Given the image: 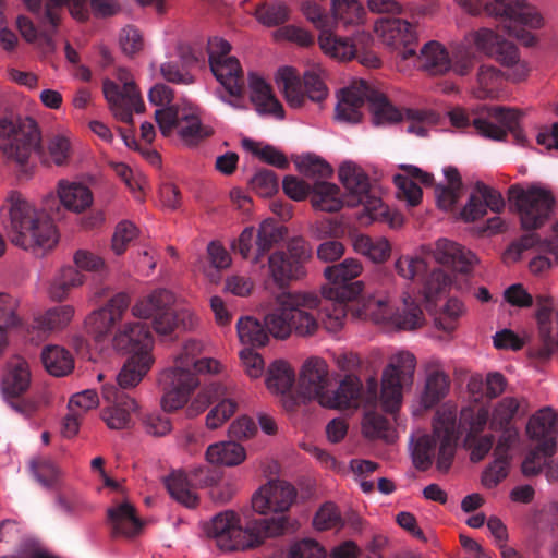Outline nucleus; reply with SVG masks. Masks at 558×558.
Here are the masks:
<instances>
[{"label": "nucleus", "mask_w": 558, "mask_h": 558, "mask_svg": "<svg viewBox=\"0 0 558 558\" xmlns=\"http://www.w3.org/2000/svg\"><path fill=\"white\" fill-rule=\"evenodd\" d=\"M317 305V298L301 292H282L265 315L262 325L257 319L246 316L236 323L240 341L251 348L264 347L269 333L278 339H287L292 331L299 336H312L318 328L317 318L304 307Z\"/></svg>", "instance_id": "nucleus-1"}, {"label": "nucleus", "mask_w": 558, "mask_h": 558, "mask_svg": "<svg viewBox=\"0 0 558 558\" xmlns=\"http://www.w3.org/2000/svg\"><path fill=\"white\" fill-rule=\"evenodd\" d=\"M365 101L368 102L375 125L396 123L407 119V132L417 136H426L427 129L424 122L430 113L423 110L407 109L403 114L396 108L384 93L376 89L365 80H359L341 92V97L336 107V114L339 120L356 123L361 121V108Z\"/></svg>", "instance_id": "nucleus-2"}, {"label": "nucleus", "mask_w": 558, "mask_h": 558, "mask_svg": "<svg viewBox=\"0 0 558 558\" xmlns=\"http://www.w3.org/2000/svg\"><path fill=\"white\" fill-rule=\"evenodd\" d=\"M0 150L21 167L28 163L32 155L47 163L50 158L57 166L68 162L71 143L63 135H54L48 143V154L41 145V134L37 122L32 118L5 116L0 118Z\"/></svg>", "instance_id": "nucleus-3"}, {"label": "nucleus", "mask_w": 558, "mask_h": 558, "mask_svg": "<svg viewBox=\"0 0 558 558\" xmlns=\"http://www.w3.org/2000/svg\"><path fill=\"white\" fill-rule=\"evenodd\" d=\"M361 272V263L353 258H347L339 264L326 267L324 275L328 283L322 288L323 300L314 294L317 298V305L304 307V310L311 312L320 307L319 319L324 327L332 332L338 331L348 317L349 302L359 298L364 300L366 296L363 282L354 280ZM311 294L313 295V293Z\"/></svg>", "instance_id": "nucleus-4"}, {"label": "nucleus", "mask_w": 558, "mask_h": 558, "mask_svg": "<svg viewBox=\"0 0 558 558\" xmlns=\"http://www.w3.org/2000/svg\"><path fill=\"white\" fill-rule=\"evenodd\" d=\"M202 343L187 340L172 367L165 369L158 379L162 390L161 407L167 412L182 408L190 395L198 386L196 373H218L220 364L209 357L196 359L202 352Z\"/></svg>", "instance_id": "nucleus-5"}, {"label": "nucleus", "mask_w": 558, "mask_h": 558, "mask_svg": "<svg viewBox=\"0 0 558 558\" xmlns=\"http://www.w3.org/2000/svg\"><path fill=\"white\" fill-rule=\"evenodd\" d=\"M283 527V518L252 519L242 525L234 511L226 510L206 524L205 532L222 551H244L258 547L268 537L279 536Z\"/></svg>", "instance_id": "nucleus-6"}, {"label": "nucleus", "mask_w": 558, "mask_h": 558, "mask_svg": "<svg viewBox=\"0 0 558 558\" xmlns=\"http://www.w3.org/2000/svg\"><path fill=\"white\" fill-rule=\"evenodd\" d=\"M459 439L456 408H440L433 422V434L420 436L413 447L412 459L415 468L426 471L436 457L437 469L448 472L456 457Z\"/></svg>", "instance_id": "nucleus-7"}, {"label": "nucleus", "mask_w": 558, "mask_h": 558, "mask_svg": "<svg viewBox=\"0 0 558 558\" xmlns=\"http://www.w3.org/2000/svg\"><path fill=\"white\" fill-rule=\"evenodd\" d=\"M3 209L10 219L11 241L24 250L51 248L57 243L52 220L19 192H11Z\"/></svg>", "instance_id": "nucleus-8"}, {"label": "nucleus", "mask_w": 558, "mask_h": 558, "mask_svg": "<svg viewBox=\"0 0 558 558\" xmlns=\"http://www.w3.org/2000/svg\"><path fill=\"white\" fill-rule=\"evenodd\" d=\"M27 9L37 15L43 28L39 31L26 16H19L17 28L23 38L31 44H36L44 52L54 50L53 34L60 21V13L64 5L78 21H85L88 15L86 0H24Z\"/></svg>", "instance_id": "nucleus-9"}, {"label": "nucleus", "mask_w": 558, "mask_h": 558, "mask_svg": "<svg viewBox=\"0 0 558 558\" xmlns=\"http://www.w3.org/2000/svg\"><path fill=\"white\" fill-rule=\"evenodd\" d=\"M449 119L456 128L472 125L478 134L487 138L502 141L510 133L515 144L524 146L527 143L520 126L521 113L514 109L490 107L487 109L486 117H476L471 120L464 110L454 108L449 112Z\"/></svg>", "instance_id": "nucleus-10"}, {"label": "nucleus", "mask_w": 558, "mask_h": 558, "mask_svg": "<svg viewBox=\"0 0 558 558\" xmlns=\"http://www.w3.org/2000/svg\"><path fill=\"white\" fill-rule=\"evenodd\" d=\"M175 296L167 289H156L148 295L138 300L132 306V314L142 319H150L154 330L158 335H170L175 329L187 327L192 316L185 311H177Z\"/></svg>", "instance_id": "nucleus-11"}, {"label": "nucleus", "mask_w": 558, "mask_h": 558, "mask_svg": "<svg viewBox=\"0 0 558 558\" xmlns=\"http://www.w3.org/2000/svg\"><path fill=\"white\" fill-rule=\"evenodd\" d=\"M485 10L488 14L502 20L504 28L510 36L527 47L535 44V36L525 29V26L538 28L543 24V19L524 0H494L485 5Z\"/></svg>", "instance_id": "nucleus-12"}, {"label": "nucleus", "mask_w": 558, "mask_h": 558, "mask_svg": "<svg viewBox=\"0 0 558 558\" xmlns=\"http://www.w3.org/2000/svg\"><path fill=\"white\" fill-rule=\"evenodd\" d=\"M508 194L509 201L517 207L524 230L541 228L548 220L555 205L553 194L535 185L523 189L514 184L509 187Z\"/></svg>", "instance_id": "nucleus-13"}, {"label": "nucleus", "mask_w": 558, "mask_h": 558, "mask_svg": "<svg viewBox=\"0 0 558 558\" xmlns=\"http://www.w3.org/2000/svg\"><path fill=\"white\" fill-rule=\"evenodd\" d=\"M416 357L409 351H401L390 357L383 372L381 404L388 413L399 410L402 401V389L413 383Z\"/></svg>", "instance_id": "nucleus-14"}, {"label": "nucleus", "mask_w": 558, "mask_h": 558, "mask_svg": "<svg viewBox=\"0 0 558 558\" xmlns=\"http://www.w3.org/2000/svg\"><path fill=\"white\" fill-rule=\"evenodd\" d=\"M322 70L314 68L303 74V83L293 68L284 66L277 73V85L283 92L287 102L299 108L307 97L312 101L320 102L328 95V88L320 75Z\"/></svg>", "instance_id": "nucleus-15"}, {"label": "nucleus", "mask_w": 558, "mask_h": 558, "mask_svg": "<svg viewBox=\"0 0 558 558\" xmlns=\"http://www.w3.org/2000/svg\"><path fill=\"white\" fill-rule=\"evenodd\" d=\"M117 77L122 86L106 78L102 92L113 117L118 121L132 124L133 112H144L145 104L129 71L119 69Z\"/></svg>", "instance_id": "nucleus-16"}, {"label": "nucleus", "mask_w": 558, "mask_h": 558, "mask_svg": "<svg viewBox=\"0 0 558 558\" xmlns=\"http://www.w3.org/2000/svg\"><path fill=\"white\" fill-rule=\"evenodd\" d=\"M155 119L162 135L169 136L173 129H178L181 138L189 145H195L213 134L210 128L202 124L192 107L172 105L157 109Z\"/></svg>", "instance_id": "nucleus-17"}, {"label": "nucleus", "mask_w": 558, "mask_h": 558, "mask_svg": "<svg viewBox=\"0 0 558 558\" xmlns=\"http://www.w3.org/2000/svg\"><path fill=\"white\" fill-rule=\"evenodd\" d=\"M471 38L480 52L502 66L513 68L509 75L512 81H522L527 75L529 69L525 63L520 62L519 50L513 43L489 28H481L472 33Z\"/></svg>", "instance_id": "nucleus-18"}, {"label": "nucleus", "mask_w": 558, "mask_h": 558, "mask_svg": "<svg viewBox=\"0 0 558 558\" xmlns=\"http://www.w3.org/2000/svg\"><path fill=\"white\" fill-rule=\"evenodd\" d=\"M216 404L206 416V426L210 429L220 427L238 409L233 392L220 383H211L203 388L189 408L190 415H197L210 404Z\"/></svg>", "instance_id": "nucleus-19"}, {"label": "nucleus", "mask_w": 558, "mask_h": 558, "mask_svg": "<svg viewBox=\"0 0 558 558\" xmlns=\"http://www.w3.org/2000/svg\"><path fill=\"white\" fill-rule=\"evenodd\" d=\"M310 258L311 250L307 243L303 239L291 240L287 252H275L268 258L274 281L283 288L290 281L301 279L306 275L305 264Z\"/></svg>", "instance_id": "nucleus-20"}, {"label": "nucleus", "mask_w": 558, "mask_h": 558, "mask_svg": "<svg viewBox=\"0 0 558 558\" xmlns=\"http://www.w3.org/2000/svg\"><path fill=\"white\" fill-rule=\"evenodd\" d=\"M296 496L295 488L282 481H270L259 488L252 497V508L259 514L274 513L269 519L283 518L284 527L279 535H282L291 526L286 512L290 509ZM264 519H268L265 517Z\"/></svg>", "instance_id": "nucleus-21"}, {"label": "nucleus", "mask_w": 558, "mask_h": 558, "mask_svg": "<svg viewBox=\"0 0 558 558\" xmlns=\"http://www.w3.org/2000/svg\"><path fill=\"white\" fill-rule=\"evenodd\" d=\"M395 269L400 277L407 280L422 282V292L428 303L445 291L451 281L450 277L441 269L435 268L428 271L426 262L418 256H400L395 263Z\"/></svg>", "instance_id": "nucleus-22"}, {"label": "nucleus", "mask_w": 558, "mask_h": 558, "mask_svg": "<svg viewBox=\"0 0 558 558\" xmlns=\"http://www.w3.org/2000/svg\"><path fill=\"white\" fill-rule=\"evenodd\" d=\"M279 239L278 227L272 221L265 220L257 230L246 227L232 242L231 248L244 259H252L254 264H257Z\"/></svg>", "instance_id": "nucleus-23"}, {"label": "nucleus", "mask_w": 558, "mask_h": 558, "mask_svg": "<svg viewBox=\"0 0 558 558\" xmlns=\"http://www.w3.org/2000/svg\"><path fill=\"white\" fill-rule=\"evenodd\" d=\"M383 43L399 52L403 60L416 56L417 35L414 26L405 20L380 17L374 26Z\"/></svg>", "instance_id": "nucleus-24"}, {"label": "nucleus", "mask_w": 558, "mask_h": 558, "mask_svg": "<svg viewBox=\"0 0 558 558\" xmlns=\"http://www.w3.org/2000/svg\"><path fill=\"white\" fill-rule=\"evenodd\" d=\"M339 180L347 190L344 201L348 206L364 205L367 210L377 209L381 202L371 193L367 173L356 163L344 161L338 171Z\"/></svg>", "instance_id": "nucleus-25"}, {"label": "nucleus", "mask_w": 558, "mask_h": 558, "mask_svg": "<svg viewBox=\"0 0 558 558\" xmlns=\"http://www.w3.org/2000/svg\"><path fill=\"white\" fill-rule=\"evenodd\" d=\"M219 480V473L208 466H199L193 470L191 478L182 472H172L165 480L167 490L173 499L187 508H194L198 504V496L191 488L192 483L201 486H214Z\"/></svg>", "instance_id": "nucleus-26"}, {"label": "nucleus", "mask_w": 558, "mask_h": 558, "mask_svg": "<svg viewBox=\"0 0 558 558\" xmlns=\"http://www.w3.org/2000/svg\"><path fill=\"white\" fill-rule=\"evenodd\" d=\"M304 15L320 29L318 38L320 48L333 58H350L354 52L352 45L331 31V17L316 2L307 1L302 7Z\"/></svg>", "instance_id": "nucleus-27"}, {"label": "nucleus", "mask_w": 558, "mask_h": 558, "mask_svg": "<svg viewBox=\"0 0 558 558\" xmlns=\"http://www.w3.org/2000/svg\"><path fill=\"white\" fill-rule=\"evenodd\" d=\"M31 372L26 361L17 359L10 363L2 387L9 405L17 413L28 416L35 411V403L20 398L29 387Z\"/></svg>", "instance_id": "nucleus-28"}, {"label": "nucleus", "mask_w": 558, "mask_h": 558, "mask_svg": "<svg viewBox=\"0 0 558 558\" xmlns=\"http://www.w3.org/2000/svg\"><path fill=\"white\" fill-rule=\"evenodd\" d=\"M131 296L126 292H118L105 306L94 311L86 319L88 332L97 342L106 340L113 327L120 322L129 308Z\"/></svg>", "instance_id": "nucleus-29"}, {"label": "nucleus", "mask_w": 558, "mask_h": 558, "mask_svg": "<svg viewBox=\"0 0 558 558\" xmlns=\"http://www.w3.org/2000/svg\"><path fill=\"white\" fill-rule=\"evenodd\" d=\"M331 379L328 365L320 357H311L302 366L299 386L307 399H316L323 405V397L327 395Z\"/></svg>", "instance_id": "nucleus-30"}, {"label": "nucleus", "mask_w": 558, "mask_h": 558, "mask_svg": "<svg viewBox=\"0 0 558 558\" xmlns=\"http://www.w3.org/2000/svg\"><path fill=\"white\" fill-rule=\"evenodd\" d=\"M112 343L130 355H151L154 344L149 328L142 323H126L113 336Z\"/></svg>", "instance_id": "nucleus-31"}, {"label": "nucleus", "mask_w": 558, "mask_h": 558, "mask_svg": "<svg viewBox=\"0 0 558 558\" xmlns=\"http://www.w3.org/2000/svg\"><path fill=\"white\" fill-rule=\"evenodd\" d=\"M526 432L536 444L543 445V450L556 452L558 440V412L556 413L551 409L539 410L530 418Z\"/></svg>", "instance_id": "nucleus-32"}, {"label": "nucleus", "mask_w": 558, "mask_h": 558, "mask_svg": "<svg viewBox=\"0 0 558 558\" xmlns=\"http://www.w3.org/2000/svg\"><path fill=\"white\" fill-rule=\"evenodd\" d=\"M363 401V385L354 374H347L336 390L323 397V407L333 409L359 408Z\"/></svg>", "instance_id": "nucleus-33"}, {"label": "nucleus", "mask_w": 558, "mask_h": 558, "mask_svg": "<svg viewBox=\"0 0 558 558\" xmlns=\"http://www.w3.org/2000/svg\"><path fill=\"white\" fill-rule=\"evenodd\" d=\"M434 257L439 264L463 275L469 274L476 262V256L471 251L448 239L436 242Z\"/></svg>", "instance_id": "nucleus-34"}, {"label": "nucleus", "mask_w": 558, "mask_h": 558, "mask_svg": "<svg viewBox=\"0 0 558 558\" xmlns=\"http://www.w3.org/2000/svg\"><path fill=\"white\" fill-rule=\"evenodd\" d=\"M107 518L113 537H134L143 527L134 506L129 501L108 508Z\"/></svg>", "instance_id": "nucleus-35"}, {"label": "nucleus", "mask_w": 558, "mask_h": 558, "mask_svg": "<svg viewBox=\"0 0 558 558\" xmlns=\"http://www.w3.org/2000/svg\"><path fill=\"white\" fill-rule=\"evenodd\" d=\"M251 100L260 116L269 114L277 119L284 118L281 102L274 95L271 87L255 73L248 75Z\"/></svg>", "instance_id": "nucleus-36"}, {"label": "nucleus", "mask_w": 558, "mask_h": 558, "mask_svg": "<svg viewBox=\"0 0 558 558\" xmlns=\"http://www.w3.org/2000/svg\"><path fill=\"white\" fill-rule=\"evenodd\" d=\"M210 70L217 81L225 87L229 95L240 97L244 92V76L240 62L236 58L211 61Z\"/></svg>", "instance_id": "nucleus-37"}, {"label": "nucleus", "mask_w": 558, "mask_h": 558, "mask_svg": "<svg viewBox=\"0 0 558 558\" xmlns=\"http://www.w3.org/2000/svg\"><path fill=\"white\" fill-rule=\"evenodd\" d=\"M415 57L417 66L430 75H441L451 70L449 52L438 41H428L421 49L420 56Z\"/></svg>", "instance_id": "nucleus-38"}, {"label": "nucleus", "mask_w": 558, "mask_h": 558, "mask_svg": "<svg viewBox=\"0 0 558 558\" xmlns=\"http://www.w3.org/2000/svg\"><path fill=\"white\" fill-rule=\"evenodd\" d=\"M311 203L315 209L328 213H336L347 205L339 186L323 180L313 184Z\"/></svg>", "instance_id": "nucleus-39"}, {"label": "nucleus", "mask_w": 558, "mask_h": 558, "mask_svg": "<svg viewBox=\"0 0 558 558\" xmlns=\"http://www.w3.org/2000/svg\"><path fill=\"white\" fill-rule=\"evenodd\" d=\"M153 363V355H130L117 375L118 386L121 389L137 386L149 372Z\"/></svg>", "instance_id": "nucleus-40"}, {"label": "nucleus", "mask_w": 558, "mask_h": 558, "mask_svg": "<svg viewBox=\"0 0 558 558\" xmlns=\"http://www.w3.org/2000/svg\"><path fill=\"white\" fill-rule=\"evenodd\" d=\"M58 196L61 204L71 211L81 213L93 204L90 190L82 183H59Z\"/></svg>", "instance_id": "nucleus-41"}, {"label": "nucleus", "mask_w": 558, "mask_h": 558, "mask_svg": "<svg viewBox=\"0 0 558 558\" xmlns=\"http://www.w3.org/2000/svg\"><path fill=\"white\" fill-rule=\"evenodd\" d=\"M444 174L447 180V184H437L435 186V197L439 208L449 210L453 208L460 198L463 183L461 175L457 168L446 167Z\"/></svg>", "instance_id": "nucleus-42"}, {"label": "nucleus", "mask_w": 558, "mask_h": 558, "mask_svg": "<svg viewBox=\"0 0 558 558\" xmlns=\"http://www.w3.org/2000/svg\"><path fill=\"white\" fill-rule=\"evenodd\" d=\"M244 448L236 441H223L210 445L206 451V459L211 464L234 466L245 460Z\"/></svg>", "instance_id": "nucleus-43"}, {"label": "nucleus", "mask_w": 558, "mask_h": 558, "mask_svg": "<svg viewBox=\"0 0 558 558\" xmlns=\"http://www.w3.org/2000/svg\"><path fill=\"white\" fill-rule=\"evenodd\" d=\"M41 361L47 372L56 377L65 376L74 368L72 354L59 345L45 347Z\"/></svg>", "instance_id": "nucleus-44"}, {"label": "nucleus", "mask_w": 558, "mask_h": 558, "mask_svg": "<svg viewBox=\"0 0 558 558\" xmlns=\"http://www.w3.org/2000/svg\"><path fill=\"white\" fill-rule=\"evenodd\" d=\"M504 80L505 74L499 69L490 64H482L476 74V97L481 99L496 97L501 88Z\"/></svg>", "instance_id": "nucleus-45"}, {"label": "nucleus", "mask_w": 558, "mask_h": 558, "mask_svg": "<svg viewBox=\"0 0 558 558\" xmlns=\"http://www.w3.org/2000/svg\"><path fill=\"white\" fill-rule=\"evenodd\" d=\"M138 409L137 402L133 398L121 399L117 404L107 408L102 412V420L111 429L129 428L131 415Z\"/></svg>", "instance_id": "nucleus-46"}, {"label": "nucleus", "mask_w": 558, "mask_h": 558, "mask_svg": "<svg viewBox=\"0 0 558 558\" xmlns=\"http://www.w3.org/2000/svg\"><path fill=\"white\" fill-rule=\"evenodd\" d=\"M331 27L341 22L357 25L363 22L365 10L359 0H331Z\"/></svg>", "instance_id": "nucleus-47"}, {"label": "nucleus", "mask_w": 558, "mask_h": 558, "mask_svg": "<svg viewBox=\"0 0 558 558\" xmlns=\"http://www.w3.org/2000/svg\"><path fill=\"white\" fill-rule=\"evenodd\" d=\"M449 378L441 371H432L426 378L425 389L422 395V404L425 409H430L439 403L449 390Z\"/></svg>", "instance_id": "nucleus-48"}, {"label": "nucleus", "mask_w": 558, "mask_h": 558, "mask_svg": "<svg viewBox=\"0 0 558 558\" xmlns=\"http://www.w3.org/2000/svg\"><path fill=\"white\" fill-rule=\"evenodd\" d=\"M355 252L368 257L374 263H383L390 255V244L384 238L373 239L368 235L360 234L353 240Z\"/></svg>", "instance_id": "nucleus-49"}, {"label": "nucleus", "mask_w": 558, "mask_h": 558, "mask_svg": "<svg viewBox=\"0 0 558 558\" xmlns=\"http://www.w3.org/2000/svg\"><path fill=\"white\" fill-rule=\"evenodd\" d=\"M362 433L368 439H383L392 442L395 439L390 422L380 413L368 411L362 421Z\"/></svg>", "instance_id": "nucleus-50"}, {"label": "nucleus", "mask_w": 558, "mask_h": 558, "mask_svg": "<svg viewBox=\"0 0 558 558\" xmlns=\"http://www.w3.org/2000/svg\"><path fill=\"white\" fill-rule=\"evenodd\" d=\"M294 384V372L284 361H275L267 374V388L274 392L286 395Z\"/></svg>", "instance_id": "nucleus-51"}, {"label": "nucleus", "mask_w": 558, "mask_h": 558, "mask_svg": "<svg viewBox=\"0 0 558 558\" xmlns=\"http://www.w3.org/2000/svg\"><path fill=\"white\" fill-rule=\"evenodd\" d=\"M83 282L84 276L76 268L63 267L50 286V296L56 301H62L72 288L78 287Z\"/></svg>", "instance_id": "nucleus-52"}, {"label": "nucleus", "mask_w": 558, "mask_h": 558, "mask_svg": "<svg viewBox=\"0 0 558 558\" xmlns=\"http://www.w3.org/2000/svg\"><path fill=\"white\" fill-rule=\"evenodd\" d=\"M393 324L403 330H414L424 324V315L418 304L410 295L403 299V307L392 316Z\"/></svg>", "instance_id": "nucleus-53"}, {"label": "nucleus", "mask_w": 558, "mask_h": 558, "mask_svg": "<svg viewBox=\"0 0 558 558\" xmlns=\"http://www.w3.org/2000/svg\"><path fill=\"white\" fill-rule=\"evenodd\" d=\"M74 310L70 305L54 306L36 318V327L44 331L62 329L71 322Z\"/></svg>", "instance_id": "nucleus-54"}, {"label": "nucleus", "mask_w": 558, "mask_h": 558, "mask_svg": "<svg viewBox=\"0 0 558 558\" xmlns=\"http://www.w3.org/2000/svg\"><path fill=\"white\" fill-rule=\"evenodd\" d=\"M489 414L486 409L474 411L471 408L463 409L460 414L459 425L457 428L461 434L460 427L466 430L465 436L478 437L483 436L485 427L487 426Z\"/></svg>", "instance_id": "nucleus-55"}, {"label": "nucleus", "mask_w": 558, "mask_h": 558, "mask_svg": "<svg viewBox=\"0 0 558 558\" xmlns=\"http://www.w3.org/2000/svg\"><path fill=\"white\" fill-rule=\"evenodd\" d=\"M295 166L299 172L307 178L328 179L333 173L331 166L314 154L300 156L295 160Z\"/></svg>", "instance_id": "nucleus-56"}, {"label": "nucleus", "mask_w": 558, "mask_h": 558, "mask_svg": "<svg viewBox=\"0 0 558 558\" xmlns=\"http://www.w3.org/2000/svg\"><path fill=\"white\" fill-rule=\"evenodd\" d=\"M519 409V402L515 398L506 397L498 402L493 411L489 427L493 430L512 426L511 421Z\"/></svg>", "instance_id": "nucleus-57"}, {"label": "nucleus", "mask_w": 558, "mask_h": 558, "mask_svg": "<svg viewBox=\"0 0 558 558\" xmlns=\"http://www.w3.org/2000/svg\"><path fill=\"white\" fill-rule=\"evenodd\" d=\"M31 469L36 480L45 487H53L59 480V470L48 458L34 459Z\"/></svg>", "instance_id": "nucleus-58"}, {"label": "nucleus", "mask_w": 558, "mask_h": 558, "mask_svg": "<svg viewBox=\"0 0 558 558\" xmlns=\"http://www.w3.org/2000/svg\"><path fill=\"white\" fill-rule=\"evenodd\" d=\"M313 524L317 530L326 531L342 527L343 521L337 506L332 502H326L316 512Z\"/></svg>", "instance_id": "nucleus-59"}, {"label": "nucleus", "mask_w": 558, "mask_h": 558, "mask_svg": "<svg viewBox=\"0 0 558 558\" xmlns=\"http://www.w3.org/2000/svg\"><path fill=\"white\" fill-rule=\"evenodd\" d=\"M243 146L253 151V154L259 157L263 161L271 166L279 169H286L289 166L287 157L271 145L258 148L254 141L245 138L243 140Z\"/></svg>", "instance_id": "nucleus-60"}, {"label": "nucleus", "mask_w": 558, "mask_h": 558, "mask_svg": "<svg viewBox=\"0 0 558 558\" xmlns=\"http://www.w3.org/2000/svg\"><path fill=\"white\" fill-rule=\"evenodd\" d=\"M464 313L463 303L454 298L447 301L444 312L435 319V324L439 329L451 332L457 328V320Z\"/></svg>", "instance_id": "nucleus-61"}, {"label": "nucleus", "mask_w": 558, "mask_h": 558, "mask_svg": "<svg viewBox=\"0 0 558 558\" xmlns=\"http://www.w3.org/2000/svg\"><path fill=\"white\" fill-rule=\"evenodd\" d=\"M252 189L262 197L274 195L279 187L278 177L269 169L258 170L250 181Z\"/></svg>", "instance_id": "nucleus-62"}, {"label": "nucleus", "mask_w": 558, "mask_h": 558, "mask_svg": "<svg viewBox=\"0 0 558 558\" xmlns=\"http://www.w3.org/2000/svg\"><path fill=\"white\" fill-rule=\"evenodd\" d=\"M138 230L136 226L129 221H120L112 235L111 246L117 255H121L128 248V245L137 236Z\"/></svg>", "instance_id": "nucleus-63"}, {"label": "nucleus", "mask_w": 558, "mask_h": 558, "mask_svg": "<svg viewBox=\"0 0 558 558\" xmlns=\"http://www.w3.org/2000/svg\"><path fill=\"white\" fill-rule=\"evenodd\" d=\"M287 558H326V551L316 541L304 538L290 546Z\"/></svg>", "instance_id": "nucleus-64"}]
</instances>
